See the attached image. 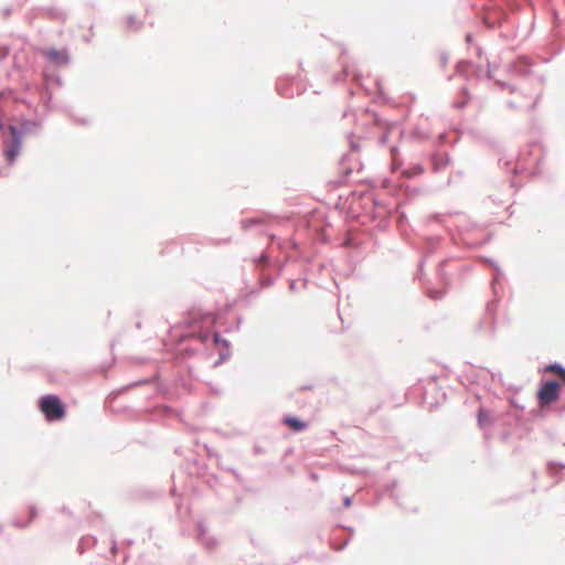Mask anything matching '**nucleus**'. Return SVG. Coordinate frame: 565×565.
Instances as JSON below:
<instances>
[{"label":"nucleus","instance_id":"f257e3e1","mask_svg":"<svg viewBox=\"0 0 565 565\" xmlns=\"http://www.w3.org/2000/svg\"><path fill=\"white\" fill-rule=\"evenodd\" d=\"M40 409L49 420L62 419L65 415V408L61 399L55 395H45L40 401Z\"/></svg>","mask_w":565,"mask_h":565},{"label":"nucleus","instance_id":"f03ea898","mask_svg":"<svg viewBox=\"0 0 565 565\" xmlns=\"http://www.w3.org/2000/svg\"><path fill=\"white\" fill-rule=\"evenodd\" d=\"M9 131H10L11 137L4 143V154L7 157V160L10 163H12L14 161V159L17 158V156L19 154V151L21 148L22 136L19 132V130L13 126L9 127Z\"/></svg>","mask_w":565,"mask_h":565},{"label":"nucleus","instance_id":"7ed1b4c3","mask_svg":"<svg viewBox=\"0 0 565 565\" xmlns=\"http://www.w3.org/2000/svg\"><path fill=\"white\" fill-rule=\"evenodd\" d=\"M559 395V384L557 382L551 381L546 382L542 385L540 391L537 392V397L541 405H548L552 402L556 401Z\"/></svg>","mask_w":565,"mask_h":565},{"label":"nucleus","instance_id":"20e7f679","mask_svg":"<svg viewBox=\"0 0 565 565\" xmlns=\"http://www.w3.org/2000/svg\"><path fill=\"white\" fill-rule=\"evenodd\" d=\"M44 56L55 64L67 63V53L55 49H47L44 51Z\"/></svg>","mask_w":565,"mask_h":565},{"label":"nucleus","instance_id":"39448f33","mask_svg":"<svg viewBox=\"0 0 565 565\" xmlns=\"http://www.w3.org/2000/svg\"><path fill=\"white\" fill-rule=\"evenodd\" d=\"M282 422L294 431H301L307 428V424L296 417L286 416Z\"/></svg>","mask_w":565,"mask_h":565},{"label":"nucleus","instance_id":"423d86ee","mask_svg":"<svg viewBox=\"0 0 565 565\" xmlns=\"http://www.w3.org/2000/svg\"><path fill=\"white\" fill-rule=\"evenodd\" d=\"M565 369H563L561 365L558 364H551L548 366H546V371L547 372H552V373H556L558 376L559 374L564 371Z\"/></svg>","mask_w":565,"mask_h":565},{"label":"nucleus","instance_id":"0eeeda50","mask_svg":"<svg viewBox=\"0 0 565 565\" xmlns=\"http://www.w3.org/2000/svg\"><path fill=\"white\" fill-rule=\"evenodd\" d=\"M29 514H30L29 520L26 521V523L24 525L29 524L36 516V514H38L36 509L31 507L29 510Z\"/></svg>","mask_w":565,"mask_h":565},{"label":"nucleus","instance_id":"6e6552de","mask_svg":"<svg viewBox=\"0 0 565 565\" xmlns=\"http://www.w3.org/2000/svg\"><path fill=\"white\" fill-rule=\"evenodd\" d=\"M559 377L564 381L565 383V370L559 374Z\"/></svg>","mask_w":565,"mask_h":565},{"label":"nucleus","instance_id":"1a4fd4ad","mask_svg":"<svg viewBox=\"0 0 565 565\" xmlns=\"http://www.w3.org/2000/svg\"><path fill=\"white\" fill-rule=\"evenodd\" d=\"M482 415H483V412H480L479 413V420L484 419V416H482Z\"/></svg>","mask_w":565,"mask_h":565},{"label":"nucleus","instance_id":"9d476101","mask_svg":"<svg viewBox=\"0 0 565 565\" xmlns=\"http://www.w3.org/2000/svg\"><path fill=\"white\" fill-rule=\"evenodd\" d=\"M482 415H483V412H480L479 413V420L484 419V416H482Z\"/></svg>","mask_w":565,"mask_h":565}]
</instances>
